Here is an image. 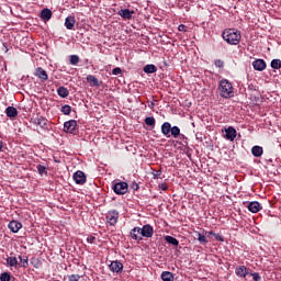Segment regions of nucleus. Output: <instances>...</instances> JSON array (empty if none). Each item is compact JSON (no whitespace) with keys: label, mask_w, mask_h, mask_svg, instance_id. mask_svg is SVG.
I'll use <instances>...</instances> for the list:
<instances>
[{"label":"nucleus","mask_w":281,"mask_h":281,"mask_svg":"<svg viewBox=\"0 0 281 281\" xmlns=\"http://www.w3.org/2000/svg\"><path fill=\"white\" fill-rule=\"evenodd\" d=\"M222 37L224 41L228 43V45H238L240 43V32L235 29H226L222 33Z\"/></svg>","instance_id":"obj_1"},{"label":"nucleus","mask_w":281,"mask_h":281,"mask_svg":"<svg viewBox=\"0 0 281 281\" xmlns=\"http://www.w3.org/2000/svg\"><path fill=\"white\" fill-rule=\"evenodd\" d=\"M217 90L221 98H224L226 100L229 98H234V86L227 79H222L220 81Z\"/></svg>","instance_id":"obj_2"},{"label":"nucleus","mask_w":281,"mask_h":281,"mask_svg":"<svg viewBox=\"0 0 281 281\" xmlns=\"http://www.w3.org/2000/svg\"><path fill=\"white\" fill-rule=\"evenodd\" d=\"M112 190L115 194L122 196L128 193V183L120 180H114L112 182Z\"/></svg>","instance_id":"obj_3"},{"label":"nucleus","mask_w":281,"mask_h":281,"mask_svg":"<svg viewBox=\"0 0 281 281\" xmlns=\"http://www.w3.org/2000/svg\"><path fill=\"white\" fill-rule=\"evenodd\" d=\"M72 179L77 186H85L87 183V175L82 170H78L72 175Z\"/></svg>","instance_id":"obj_4"},{"label":"nucleus","mask_w":281,"mask_h":281,"mask_svg":"<svg viewBox=\"0 0 281 281\" xmlns=\"http://www.w3.org/2000/svg\"><path fill=\"white\" fill-rule=\"evenodd\" d=\"M77 128H78V122H76V120H70L64 123L65 133H71L72 135H76Z\"/></svg>","instance_id":"obj_5"},{"label":"nucleus","mask_w":281,"mask_h":281,"mask_svg":"<svg viewBox=\"0 0 281 281\" xmlns=\"http://www.w3.org/2000/svg\"><path fill=\"white\" fill-rule=\"evenodd\" d=\"M106 222L109 225L115 226L117 225V220L120 218V213L117 211H109L106 213Z\"/></svg>","instance_id":"obj_6"},{"label":"nucleus","mask_w":281,"mask_h":281,"mask_svg":"<svg viewBox=\"0 0 281 281\" xmlns=\"http://www.w3.org/2000/svg\"><path fill=\"white\" fill-rule=\"evenodd\" d=\"M155 234V228L150 224H146L140 228V236L143 238H153V235Z\"/></svg>","instance_id":"obj_7"},{"label":"nucleus","mask_w":281,"mask_h":281,"mask_svg":"<svg viewBox=\"0 0 281 281\" xmlns=\"http://www.w3.org/2000/svg\"><path fill=\"white\" fill-rule=\"evenodd\" d=\"M109 267L112 273H122V271H124V265L119 260L111 261V265Z\"/></svg>","instance_id":"obj_8"},{"label":"nucleus","mask_w":281,"mask_h":281,"mask_svg":"<svg viewBox=\"0 0 281 281\" xmlns=\"http://www.w3.org/2000/svg\"><path fill=\"white\" fill-rule=\"evenodd\" d=\"M252 67L255 71H265V69H267V61H265V59H255Z\"/></svg>","instance_id":"obj_9"},{"label":"nucleus","mask_w":281,"mask_h":281,"mask_svg":"<svg viewBox=\"0 0 281 281\" xmlns=\"http://www.w3.org/2000/svg\"><path fill=\"white\" fill-rule=\"evenodd\" d=\"M117 14L125 21H131V19H133V14H135V11H131L130 9H122L117 12Z\"/></svg>","instance_id":"obj_10"},{"label":"nucleus","mask_w":281,"mask_h":281,"mask_svg":"<svg viewBox=\"0 0 281 281\" xmlns=\"http://www.w3.org/2000/svg\"><path fill=\"white\" fill-rule=\"evenodd\" d=\"M35 76L40 78L43 82L47 81L49 79V76L47 75V71L43 69L42 67H38L35 69Z\"/></svg>","instance_id":"obj_11"},{"label":"nucleus","mask_w":281,"mask_h":281,"mask_svg":"<svg viewBox=\"0 0 281 281\" xmlns=\"http://www.w3.org/2000/svg\"><path fill=\"white\" fill-rule=\"evenodd\" d=\"M247 209L252 214H258V212H260L262 210V205H260L258 201H254V202L248 203Z\"/></svg>","instance_id":"obj_12"},{"label":"nucleus","mask_w":281,"mask_h":281,"mask_svg":"<svg viewBox=\"0 0 281 281\" xmlns=\"http://www.w3.org/2000/svg\"><path fill=\"white\" fill-rule=\"evenodd\" d=\"M8 227L13 234H19V231L21 229V227H23V224H21V222L19 221L13 220L9 223Z\"/></svg>","instance_id":"obj_13"},{"label":"nucleus","mask_w":281,"mask_h":281,"mask_svg":"<svg viewBox=\"0 0 281 281\" xmlns=\"http://www.w3.org/2000/svg\"><path fill=\"white\" fill-rule=\"evenodd\" d=\"M131 238L133 240H143L142 238V227H134L130 232Z\"/></svg>","instance_id":"obj_14"},{"label":"nucleus","mask_w":281,"mask_h":281,"mask_svg":"<svg viewBox=\"0 0 281 281\" xmlns=\"http://www.w3.org/2000/svg\"><path fill=\"white\" fill-rule=\"evenodd\" d=\"M236 128L229 126L225 130V138L228 139V142H234L236 139Z\"/></svg>","instance_id":"obj_15"},{"label":"nucleus","mask_w":281,"mask_h":281,"mask_svg":"<svg viewBox=\"0 0 281 281\" xmlns=\"http://www.w3.org/2000/svg\"><path fill=\"white\" fill-rule=\"evenodd\" d=\"M235 273L238 278H247L249 274V270L245 266H238L235 269Z\"/></svg>","instance_id":"obj_16"},{"label":"nucleus","mask_w":281,"mask_h":281,"mask_svg":"<svg viewBox=\"0 0 281 281\" xmlns=\"http://www.w3.org/2000/svg\"><path fill=\"white\" fill-rule=\"evenodd\" d=\"M171 131H172V124H170V122H165L161 125V133L162 135H165V137H170Z\"/></svg>","instance_id":"obj_17"},{"label":"nucleus","mask_w":281,"mask_h":281,"mask_svg":"<svg viewBox=\"0 0 281 281\" xmlns=\"http://www.w3.org/2000/svg\"><path fill=\"white\" fill-rule=\"evenodd\" d=\"M76 25V16L69 15L65 19V27L68 30H74Z\"/></svg>","instance_id":"obj_18"},{"label":"nucleus","mask_w":281,"mask_h":281,"mask_svg":"<svg viewBox=\"0 0 281 281\" xmlns=\"http://www.w3.org/2000/svg\"><path fill=\"white\" fill-rule=\"evenodd\" d=\"M41 19H42V21H44L45 23H47V21H49L50 19H52V16H53V13H52V10H49V9H43L42 11H41Z\"/></svg>","instance_id":"obj_19"},{"label":"nucleus","mask_w":281,"mask_h":281,"mask_svg":"<svg viewBox=\"0 0 281 281\" xmlns=\"http://www.w3.org/2000/svg\"><path fill=\"white\" fill-rule=\"evenodd\" d=\"M7 262V267H14V269H16V267H19V259H16V257H8L5 259Z\"/></svg>","instance_id":"obj_20"},{"label":"nucleus","mask_w":281,"mask_h":281,"mask_svg":"<svg viewBox=\"0 0 281 281\" xmlns=\"http://www.w3.org/2000/svg\"><path fill=\"white\" fill-rule=\"evenodd\" d=\"M160 278L162 281H175V273L170 271H162Z\"/></svg>","instance_id":"obj_21"},{"label":"nucleus","mask_w":281,"mask_h":281,"mask_svg":"<svg viewBox=\"0 0 281 281\" xmlns=\"http://www.w3.org/2000/svg\"><path fill=\"white\" fill-rule=\"evenodd\" d=\"M5 113H7V117H16V115H19V110H16V108L14 106H8L5 109Z\"/></svg>","instance_id":"obj_22"},{"label":"nucleus","mask_w":281,"mask_h":281,"mask_svg":"<svg viewBox=\"0 0 281 281\" xmlns=\"http://www.w3.org/2000/svg\"><path fill=\"white\" fill-rule=\"evenodd\" d=\"M34 124L36 126H41V128H47V119L40 116L34 120Z\"/></svg>","instance_id":"obj_23"},{"label":"nucleus","mask_w":281,"mask_h":281,"mask_svg":"<svg viewBox=\"0 0 281 281\" xmlns=\"http://www.w3.org/2000/svg\"><path fill=\"white\" fill-rule=\"evenodd\" d=\"M87 82L92 87H100V81H98L97 77L93 75H88L86 78Z\"/></svg>","instance_id":"obj_24"},{"label":"nucleus","mask_w":281,"mask_h":281,"mask_svg":"<svg viewBox=\"0 0 281 281\" xmlns=\"http://www.w3.org/2000/svg\"><path fill=\"white\" fill-rule=\"evenodd\" d=\"M262 153H265V149L261 146L256 145L251 148L254 157H262Z\"/></svg>","instance_id":"obj_25"},{"label":"nucleus","mask_w":281,"mask_h":281,"mask_svg":"<svg viewBox=\"0 0 281 281\" xmlns=\"http://www.w3.org/2000/svg\"><path fill=\"white\" fill-rule=\"evenodd\" d=\"M20 262H18L19 267H22L23 269H27L30 267V261L27 259V256H19Z\"/></svg>","instance_id":"obj_26"},{"label":"nucleus","mask_w":281,"mask_h":281,"mask_svg":"<svg viewBox=\"0 0 281 281\" xmlns=\"http://www.w3.org/2000/svg\"><path fill=\"white\" fill-rule=\"evenodd\" d=\"M57 94L59 95V98H69V90L61 86L57 89Z\"/></svg>","instance_id":"obj_27"},{"label":"nucleus","mask_w":281,"mask_h":281,"mask_svg":"<svg viewBox=\"0 0 281 281\" xmlns=\"http://www.w3.org/2000/svg\"><path fill=\"white\" fill-rule=\"evenodd\" d=\"M143 71H145V74H157V66L148 64L144 66Z\"/></svg>","instance_id":"obj_28"},{"label":"nucleus","mask_w":281,"mask_h":281,"mask_svg":"<svg viewBox=\"0 0 281 281\" xmlns=\"http://www.w3.org/2000/svg\"><path fill=\"white\" fill-rule=\"evenodd\" d=\"M165 240L169 245H173V247H179V239H177L170 235L165 236Z\"/></svg>","instance_id":"obj_29"},{"label":"nucleus","mask_w":281,"mask_h":281,"mask_svg":"<svg viewBox=\"0 0 281 281\" xmlns=\"http://www.w3.org/2000/svg\"><path fill=\"white\" fill-rule=\"evenodd\" d=\"M194 234H195V238L199 240L201 245H207V238L205 237V235L199 232H195Z\"/></svg>","instance_id":"obj_30"},{"label":"nucleus","mask_w":281,"mask_h":281,"mask_svg":"<svg viewBox=\"0 0 281 281\" xmlns=\"http://www.w3.org/2000/svg\"><path fill=\"white\" fill-rule=\"evenodd\" d=\"M171 135L175 139H177V137H179V135H181V130L179 128V126L171 127Z\"/></svg>","instance_id":"obj_31"},{"label":"nucleus","mask_w":281,"mask_h":281,"mask_svg":"<svg viewBox=\"0 0 281 281\" xmlns=\"http://www.w3.org/2000/svg\"><path fill=\"white\" fill-rule=\"evenodd\" d=\"M270 67L272 69H281V60L280 59H272Z\"/></svg>","instance_id":"obj_32"},{"label":"nucleus","mask_w":281,"mask_h":281,"mask_svg":"<svg viewBox=\"0 0 281 281\" xmlns=\"http://www.w3.org/2000/svg\"><path fill=\"white\" fill-rule=\"evenodd\" d=\"M210 236H214L215 240H218L220 243H224L225 237H223L221 234H216L214 232H209Z\"/></svg>","instance_id":"obj_33"},{"label":"nucleus","mask_w":281,"mask_h":281,"mask_svg":"<svg viewBox=\"0 0 281 281\" xmlns=\"http://www.w3.org/2000/svg\"><path fill=\"white\" fill-rule=\"evenodd\" d=\"M37 172L43 177L44 175H47V167L43 165H37Z\"/></svg>","instance_id":"obj_34"},{"label":"nucleus","mask_w":281,"mask_h":281,"mask_svg":"<svg viewBox=\"0 0 281 281\" xmlns=\"http://www.w3.org/2000/svg\"><path fill=\"white\" fill-rule=\"evenodd\" d=\"M61 113H64V115H70L71 114V105L66 104V105L61 106Z\"/></svg>","instance_id":"obj_35"},{"label":"nucleus","mask_w":281,"mask_h":281,"mask_svg":"<svg viewBox=\"0 0 281 281\" xmlns=\"http://www.w3.org/2000/svg\"><path fill=\"white\" fill-rule=\"evenodd\" d=\"M145 124L147 125V126H155V124H156V121H155V117H153V116H148V117H146L145 119Z\"/></svg>","instance_id":"obj_36"},{"label":"nucleus","mask_w":281,"mask_h":281,"mask_svg":"<svg viewBox=\"0 0 281 281\" xmlns=\"http://www.w3.org/2000/svg\"><path fill=\"white\" fill-rule=\"evenodd\" d=\"M10 280H12L10 272H3L0 274V281H10Z\"/></svg>","instance_id":"obj_37"},{"label":"nucleus","mask_w":281,"mask_h":281,"mask_svg":"<svg viewBox=\"0 0 281 281\" xmlns=\"http://www.w3.org/2000/svg\"><path fill=\"white\" fill-rule=\"evenodd\" d=\"M80 63V57L78 55L70 56V65H78Z\"/></svg>","instance_id":"obj_38"},{"label":"nucleus","mask_w":281,"mask_h":281,"mask_svg":"<svg viewBox=\"0 0 281 281\" xmlns=\"http://www.w3.org/2000/svg\"><path fill=\"white\" fill-rule=\"evenodd\" d=\"M215 67H218V69H223L225 67V61L221 60V59H216L214 61Z\"/></svg>","instance_id":"obj_39"},{"label":"nucleus","mask_w":281,"mask_h":281,"mask_svg":"<svg viewBox=\"0 0 281 281\" xmlns=\"http://www.w3.org/2000/svg\"><path fill=\"white\" fill-rule=\"evenodd\" d=\"M80 274H70L68 276V281H79Z\"/></svg>","instance_id":"obj_40"},{"label":"nucleus","mask_w":281,"mask_h":281,"mask_svg":"<svg viewBox=\"0 0 281 281\" xmlns=\"http://www.w3.org/2000/svg\"><path fill=\"white\" fill-rule=\"evenodd\" d=\"M87 243H89L90 245H95V236H88L87 237Z\"/></svg>","instance_id":"obj_41"},{"label":"nucleus","mask_w":281,"mask_h":281,"mask_svg":"<svg viewBox=\"0 0 281 281\" xmlns=\"http://www.w3.org/2000/svg\"><path fill=\"white\" fill-rule=\"evenodd\" d=\"M252 280L255 281H260L262 280V278L260 277V274L258 272H255V273H250Z\"/></svg>","instance_id":"obj_42"},{"label":"nucleus","mask_w":281,"mask_h":281,"mask_svg":"<svg viewBox=\"0 0 281 281\" xmlns=\"http://www.w3.org/2000/svg\"><path fill=\"white\" fill-rule=\"evenodd\" d=\"M113 76H120V74H122V68L116 67L112 70Z\"/></svg>","instance_id":"obj_43"},{"label":"nucleus","mask_w":281,"mask_h":281,"mask_svg":"<svg viewBox=\"0 0 281 281\" xmlns=\"http://www.w3.org/2000/svg\"><path fill=\"white\" fill-rule=\"evenodd\" d=\"M178 31H179V32H188V26H186L184 24H180V25L178 26Z\"/></svg>","instance_id":"obj_44"},{"label":"nucleus","mask_w":281,"mask_h":281,"mask_svg":"<svg viewBox=\"0 0 281 281\" xmlns=\"http://www.w3.org/2000/svg\"><path fill=\"white\" fill-rule=\"evenodd\" d=\"M161 177V170H157L153 173V179H159Z\"/></svg>","instance_id":"obj_45"},{"label":"nucleus","mask_w":281,"mask_h":281,"mask_svg":"<svg viewBox=\"0 0 281 281\" xmlns=\"http://www.w3.org/2000/svg\"><path fill=\"white\" fill-rule=\"evenodd\" d=\"M131 188L134 190V192H137V190H139V184H137V182H133Z\"/></svg>","instance_id":"obj_46"},{"label":"nucleus","mask_w":281,"mask_h":281,"mask_svg":"<svg viewBox=\"0 0 281 281\" xmlns=\"http://www.w3.org/2000/svg\"><path fill=\"white\" fill-rule=\"evenodd\" d=\"M158 188H159L160 190H164V191L166 192V190H168V184H167V183H160V184L158 186Z\"/></svg>","instance_id":"obj_47"},{"label":"nucleus","mask_w":281,"mask_h":281,"mask_svg":"<svg viewBox=\"0 0 281 281\" xmlns=\"http://www.w3.org/2000/svg\"><path fill=\"white\" fill-rule=\"evenodd\" d=\"M3 150V140H0V151Z\"/></svg>","instance_id":"obj_48"},{"label":"nucleus","mask_w":281,"mask_h":281,"mask_svg":"<svg viewBox=\"0 0 281 281\" xmlns=\"http://www.w3.org/2000/svg\"><path fill=\"white\" fill-rule=\"evenodd\" d=\"M149 106H150V109H153V106H155V102H151V103L149 104Z\"/></svg>","instance_id":"obj_49"}]
</instances>
